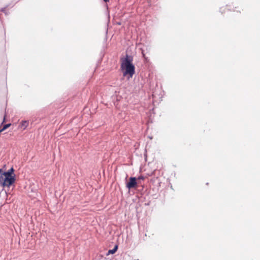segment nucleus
Listing matches in <instances>:
<instances>
[{"label": "nucleus", "mask_w": 260, "mask_h": 260, "mask_svg": "<svg viewBox=\"0 0 260 260\" xmlns=\"http://www.w3.org/2000/svg\"><path fill=\"white\" fill-rule=\"evenodd\" d=\"M132 62L133 57L126 54L125 58L122 60L121 64L123 76H128V79L132 78L135 73V67Z\"/></svg>", "instance_id": "obj_1"}, {"label": "nucleus", "mask_w": 260, "mask_h": 260, "mask_svg": "<svg viewBox=\"0 0 260 260\" xmlns=\"http://www.w3.org/2000/svg\"><path fill=\"white\" fill-rule=\"evenodd\" d=\"M14 171V169L11 168L7 172L3 173V175H5V179H7V182L8 183V186L11 185L15 181V175H12V174H13Z\"/></svg>", "instance_id": "obj_2"}, {"label": "nucleus", "mask_w": 260, "mask_h": 260, "mask_svg": "<svg viewBox=\"0 0 260 260\" xmlns=\"http://www.w3.org/2000/svg\"><path fill=\"white\" fill-rule=\"evenodd\" d=\"M137 186V178L134 177H131L129 179V181L126 183V187L130 189L131 188H135Z\"/></svg>", "instance_id": "obj_3"}, {"label": "nucleus", "mask_w": 260, "mask_h": 260, "mask_svg": "<svg viewBox=\"0 0 260 260\" xmlns=\"http://www.w3.org/2000/svg\"><path fill=\"white\" fill-rule=\"evenodd\" d=\"M3 173L2 169H0V184L3 186H8V183L7 179H5V175H3Z\"/></svg>", "instance_id": "obj_4"}, {"label": "nucleus", "mask_w": 260, "mask_h": 260, "mask_svg": "<svg viewBox=\"0 0 260 260\" xmlns=\"http://www.w3.org/2000/svg\"><path fill=\"white\" fill-rule=\"evenodd\" d=\"M29 121L28 120H22L20 125L19 127L23 129V130L25 129L28 125Z\"/></svg>", "instance_id": "obj_5"}, {"label": "nucleus", "mask_w": 260, "mask_h": 260, "mask_svg": "<svg viewBox=\"0 0 260 260\" xmlns=\"http://www.w3.org/2000/svg\"><path fill=\"white\" fill-rule=\"evenodd\" d=\"M117 248H118V246L115 245L112 249H110L108 251L107 254L108 255L109 254H113V253H115V252L117 250Z\"/></svg>", "instance_id": "obj_6"}, {"label": "nucleus", "mask_w": 260, "mask_h": 260, "mask_svg": "<svg viewBox=\"0 0 260 260\" xmlns=\"http://www.w3.org/2000/svg\"><path fill=\"white\" fill-rule=\"evenodd\" d=\"M6 8H7V7H4V8H2L1 9V11L4 13L5 14V15H8V12L6 11Z\"/></svg>", "instance_id": "obj_7"}, {"label": "nucleus", "mask_w": 260, "mask_h": 260, "mask_svg": "<svg viewBox=\"0 0 260 260\" xmlns=\"http://www.w3.org/2000/svg\"><path fill=\"white\" fill-rule=\"evenodd\" d=\"M10 125H11L10 123L6 124L4 125V126L3 127V128L1 129L2 130V132H3L4 130L6 129L7 128H8Z\"/></svg>", "instance_id": "obj_8"}, {"label": "nucleus", "mask_w": 260, "mask_h": 260, "mask_svg": "<svg viewBox=\"0 0 260 260\" xmlns=\"http://www.w3.org/2000/svg\"><path fill=\"white\" fill-rule=\"evenodd\" d=\"M145 177L143 176H140L138 178V180H144Z\"/></svg>", "instance_id": "obj_9"}, {"label": "nucleus", "mask_w": 260, "mask_h": 260, "mask_svg": "<svg viewBox=\"0 0 260 260\" xmlns=\"http://www.w3.org/2000/svg\"><path fill=\"white\" fill-rule=\"evenodd\" d=\"M105 3L108 2L109 0H103Z\"/></svg>", "instance_id": "obj_10"}, {"label": "nucleus", "mask_w": 260, "mask_h": 260, "mask_svg": "<svg viewBox=\"0 0 260 260\" xmlns=\"http://www.w3.org/2000/svg\"><path fill=\"white\" fill-rule=\"evenodd\" d=\"M2 132V130L0 129V133Z\"/></svg>", "instance_id": "obj_11"}]
</instances>
